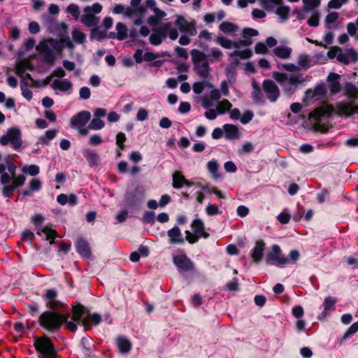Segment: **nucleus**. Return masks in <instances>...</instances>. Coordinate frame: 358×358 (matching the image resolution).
<instances>
[{
  "label": "nucleus",
  "instance_id": "nucleus-1",
  "mask_svg": "<svg viewBox=\"0 0 358 358\" xmlns=\"http://www.w3.org/2000/svg\"><path fill=\"white\" fill-rule=\"evenodd\" d=\"M71 317L70 312L62 314L55 311V310H48L44 311L38 317L40 326L49 332H58L63 324L71 331H77V324L72 321H69Z\"/></svg>",
  "mask_w": 358,
  "mask_h": 358
},
{
  "label": "nucleus",
  "instance_id": "nucleus-2",
  "mask_svg": "<svg viewBox=\"0 0 358 358\" xmlns=\"http://www.w3.org/2000/svg\"><path fill=\"white\" fill-rule=\"evenodd\" d=\"M282 250L277 244L271 246V251L268 252L265 258V262L268 265H274L278 267H282L287 264H296L299 259V252L296 250L289 252V257H280Z\"/></svg>",
  "mask_w": 358,
  "mask_h": 358
},
{
  "label": "nucleus",
  "instance_id": "nucleus-3",
  "mask_svg": "<svg viewBox=\"0 0 358 358\" xmlns=\"http://www.w3.org/2000/svg\"><path fill=\"white\" fill-rule=\"evenodd\" d=\"M6 169L11 176L12 184L6 185L2 188V194L4 197H10V194L18 187L22 186L26 180V177L23 174L16 175L17 166L13 159L8 155L4 158Z\"/></svg>",
  "mask_w": 358,
  "mask_h": 358
},
{
  "label": "nucleus",
  "instance_id": "nucleus-4",
  "mask_svg": "<svg viewBox=\"0 0 358 358\" xmlns=\"http://www.w3.org/2000/svg\"><path fill=\"white\" fill-rule=\"evenodd\" d=\"M34 347L39 358H58V350L51 339L47 336H43L35 338Z\"/></svg>",
  "mask_w": 358,
  "mask_h": 358
},
{
  "label": "nucleus",
  "instance_id": "nucleus-5",
  "mask_svg": "<svg viewBox=\"0 0 358 358\" xmlns=\"http://www.w3.org/2000/svg\"><path fill=\"white\" fill-rule=\"evenodd\" d=\"M8 143L14 150H18L22 144L21 131L17 127L9 128L6 134L0 138V144L1 145H7Z\"/></svg>",
  "mask_w": 358,
  "mask_h": 358
},
{
  "label": "nucleus",
  "instance_id": "nucleus-6",
  "mask_svg": "<svg viewBox=\"0 0 358 358\" xmlns=\"http://www.w3.org/2000/svg\"><path fill=\"white\" fill-rule=\"evenodd\" d=\"M89 310L85 306L79 303L78 301H75L71 304V317L72 322H74L77 325L82 324L83 327L88 325V320L87 315L89 313Z\"/></svg>",
  "mask_w": 358,
  "mask_h": 358
},
{
  "label": "nucleus",
  "instance_id": "nucleus-7",
  "mask_svg": "<svg viewBox=\"0 0 358 358\" xmlns=\"http://www.w3.org/2000/svg\"><path fill=\"white\" fill-rule=\"evenodd\" d=\"M173 263L180 273L193 272L195 269L194 262L185 252L173 256Z\"/></svg>",
  "mask_w": 358,
  "mask_h": 358
},
{
  "label": "nucleus",
  "instance_id": "nucleus-8",
  "mask_svg": "<svg viewBox=\"0 0 358 358\" xmlns=\"http://www.w3.org/2000/svg\"><path fill=\"white\" fill-rule=\"evenodd\" d=\"M57 292L55 289H46V293L43 295L42 298L46 300V307L50 310L66 309L67 306L58 301L56 298Z\"/></svg>",
  "mask_w": 358,
  "mask_h": 358
},
{
  "label": "nucleus",
  "instance_id": "nucleus-9",
  "mask_svg": "<svg viewBox=\"0 0 358 358\" xmlns=\"http://www.w3.org/2000/svg\"><path fill=\"white\" fill-rule=\"evenodd\" d=\"M262 88L266 94L267 99L271 102L275 103L280 97V90L273 80L271 79L264 80L262 83Z\"/></svg>",
  "mask_w": 358,
  "mask_h": 358
},
{
  "label": "nucleus",
  "instance_id": "nucleus-10",
  "mask_svg": "<svg viewBox=\"0 0 358 358\" xmlns=\"http://www.w3.org/2000/svg\"><path fill=\"white\" fill-rule=\"evenodd\" d=\"M336 113L341 117H349L355 113L358 114V104L353 102L347 103L343 101L336 104Z\"/></svg>",
  "mask_w": 358,
  "mask_h": 358
},
{
  "label": "nucleus",
  "instance_id": "nucleus-11",
  "mask_svg": "<svg viewBox=\"0 0 358 358\" xmlns=\"http://www.w3.org/2000/svg\"><path fill=\"white\" fill-rule=\"evenodd\" d=\"M334 111V108L332 105L317 107L309 113V119L316 122H320L324 117H331Z\"/></svg>",
  "mask_w": 358,
  "mask_h": 358
},
{
  "label": "nucleus",
  "instance_id": "nucleus-12",
  "mask_svg": "<svg viewBox=\"0 0 358 358\" xmlns=\"http://www.w3.org/2000/svg\"><path fill=\"white\" fill-rule=\"evenodd\" d=\"M171 28V22H166L163 27L156 29L150 36V43L153 45H159L162 39L167 36L168 30Z\"/></svg>",
  "mask_w": 358,
  "mask_h": 358
},
{
  "label": "nucleus",
  "instance_id": "nucleus-13",
  "mask_svg": "<svg viewBox=\"0 0 358 358\" xmlns=\"http://www.w3.org/2000/svg\"><path fill=\"white\" fill-rule=\"evenodd\" d=\"M91 113L87 110H83L72 116L70 120L71 127L73 128L84 127L90 121Z\"/></svg>",
  "mask_w": 358,
  "mask_h": 358
},
{
  "label": "nucleus",
  "instance_id": "nucleus-14",
  "mask_svg": "<svg viewBox=\"0 0 358 358\" xmlns=\"http://www.w3.org/2000/svg\"><path fill=\"white\" fill-rule=\"evenodd\" d=\"M265 248L266 243L263 240L260 239L255 242L254 248L250 252V257L255 264H259L261 262Z\"/></svg>",
  "mask_w": 358,
  "mask_h": 358
},
{
  "label": "nucleus",
  "instance_id": "nucleus-15",
  "mask_svg": "<svg viewBox=\"0 0 358 358\" xmlns=\"http://www.w3.org/2000/svg\"><path fill=\"white\" fill-rule=\"evenodd\" d=\"M75 248L77 252L81 257L89 259L92 256L91 249L89 243L83 237H80L75 243Z\"/></svg>",
  "mask_w": 358,
  "mask_h": 358
},
{
  "label": "nucleus",
  "instance_id": "nucleus-16",
  "mask_svg": "<svg viewBox=\"0 0 358 358\" xmlns=\"http://www.w3.org/2000/svg\"><path fill=\"white\" fill-rule=\"evenodd\" d=\"M341 76L336 73H329L327 78L329 89L331 94H336L341 90Z\"/></svg>",
  "mask_w": 358,
  "mask_h": 358
},
{
  "label": "nucleus",
  "instance_id": "nucleus-17",
  "mask_svg": "<svg viewBox=\"0 0 358 358\" xmlns=\"http://www.w3.org/2000/svg\"><path fill=\"white\" fill-rule=\"evenodd\" d=\"M168 242L170 245H182L185 243L181 231L178 226H174L167 231Z\"/></svg>",
  "mask_w": 358,
  "mask_h": 358
},
{
  "label": "nucleus",
  "instance_id": "nucleus-18",
  "mask_svg": "<svg viewBox=\"0 0 358 358\" xmlns=\"http://www.w3.org/2000/svg\"><path fill=\"white\" fill-rule=\"evenodd\" d=\"M174 24L178 27L182 33L192 34V31L195 29L194 23L188 22L182 15H177Z\"/></svg>",
  "mask_w": 358,
  "mask_h": 358
},
{
  "label": "nucleus",
  "instance_id": "nucleus-19",
  "mask_svg": "<svg viewBox=\"0 0 358 358\" xmlns=\"http://www.w3.org/2000/svg\"><path fill=\"white\" fill-rule=\"evenodd\" d=\"M336 303V299L334 297L331 296L325 297L323 303L324 310L318 315V320H322L329 316L330 315V311L334 308Z\"/></svg>",
  "mask_w": 358,
  "mask_h": 358
},
{
  "label": "nucleus",
  "instance_id": "nucleus-20",
  "mask_svg": "<svg viewBox=\"0 0 358 358\" xmlns=\"http://www.w3.org/2000/svg\"><path fill=\"white\" fill-rule=\"evenodd\" d=\"M116 345L119 352L122 355L129 354L132 348V344L131 341L122 336H119L117 337Z\"/></svg>",
  "mask_w": 358,
  "mask_h": 358
},
{
  "label": "nucleus",
  "instance_id": "nucleus-21",
  "mask_svg": "<svg viewBox=\"0 0 358 358\" xmlns=\"http://www.w3.org/2000/svg\"><path fill=\"white\" fill-rule=\"evenodd\" d=\"M224 137L227 140L238 139L241 136L238 128L236 125L231 124H224L223 125Z\"/></svg>",
  "mask_w": 358,
  "mask_h": 358
},
{
  "label": "nucleus",
  "instance_id": "nucleus-22",
  "mask_svg": "<svg viewBox=\"0 0 358 358\" xmlns=\"http://www.w3.org/2000/svg\"><path fill=\"white\" fill-rule=\"evenodd\" d=\"M83 155L90 167H95L99 165V157L96 151L87 148L83 151Z\"/></svg>",
  "mask_w": 358,
  "mask_h": 358
},
{
  "label": "nucleus",
  "instance_id": "nucleus-23",
  "mask_svg": "<svg viewBox=\"0 0 358 358\" xmlns=\"http://www.w3.org/2000/svg\"><path fill=\"white\" fill-rule=\"evenodd\" d=\"M194 70L201 78L206 79L210 76V65L208 61L194 64Z\"/></svg>",
  "mask_w": 358,
  "mask_h": 358
},
{
  "label": "nucleus",
  "instance_id": "nucleus-24",
  "mask_svg": "<svg viewBox=\"0 0 358 358\" xmlns=\"http://www.w3.org/2000/svg\"><path fill=\"white\" fill-rule=\"evenodd\" d=\"M42 233L46 234V240L50 241V244L52 245L55 242V238L58 236V234L55 229H52L51 224L46 225L42 229H38L36 234L41 236Z\"/></svg>",
  "mask_w": 358,
  "mask_h": 358
},
{
  "label": "nucleus",
  "instance_id": "nucleus-25",
  "mask_svg": "<svg viewBox=\"0 0 358 358\" xmlns=\"http://www.w3.org/2000/svg\"><path fill=\"white\" fill-rule=\"evenodd\" d=\"M72 83L67 80H55L52 84V87L53 90H59L62 92H66L72 88Z\"/></svg>",
  "mask_w": 358,
  "mask_h": 358
},
{
  "label": "nucleus",
  "instance_id": "nucleus-26",
  "mask_svg": "<svg viewBox=\"0 0 358 358\" xmlns=\"http://www.w3.org/2000/svg\"><path fill=\"white\" fill-rule=\"evenodd\" d=\"M80 17V22L88 27H96L99 23V17L90 13H85Z\"/></svg>",
  "mask_w": 358,
  "mask_h": 358
},
{
  "label": "nucleus",
  "instance_id": "nucleus-27",
  "mask_svg": "<svg viewBox=\"0 0 358 358\" xmlns=\"http://www.w3.org/2000/svg\"><path fill=\"white\" fill-rule=\"evenodd\" d=\"M125 199L127 204L130 207L137 206L141 203V198L137 190L127 194Z\"/></svg>",
  "mask_w": 358,
  "mask_h": 358
},
{
  "label": "nucleus",
  "instance_id": "nucleus-28",
  "mask_svg": "<svg viewBox=\"0 0 358 358\" xmlns=\"http://www.w3.org/2000/svg\"><path fill=\"white\" fill-rule=\"evenodd\" d=\"M173 182L172 186L175 189H180L185 185L186 182L185 177L182 175V172L180 171H176L173 173Z\"/></svg>",
  "mask_w": 358,
  "mask_h": 358
},
{
  "label": "nucleus",
  "instance_id": "nucleus-29",
  "mask_svg": "<svg viewBox=\"0 0 358 358\" xmlns=\"http://www.w3.org/2000/svg\"><path fill=\"white\" fill-rule=\"evenodd\" d=\"M273 52L278 57L285 59L290 57L292 48L285 45H279L274 48Z\"/></svg>",
  "mask_w": 358,
  "mask_h": 358
},
{
  "label": "nucleus",
  "instance_id": "nucleus-30",
  "mask_svg": "<svg viewBox=\"0 0 358 358\" xmlns=\"http://www.w3.org/2000/svg\"><path fill=\"white\" fill-rule=\"evenodd\" d=\"M190 54L193 64L203 62L206 61L208 58H210V55H206V54L197 49L192 50Z\"/></svg>",
  "mask_w": 358,
  "mask_h": 358
},
{
  "label": "nucleus",
  "instance_id": "nucleus-31",
  "mask_svg": "<svg viewBox=\"0 0 358 358\" xmlns=\"http://www.w3.org/2000/svg\"><path fill=\"white\" fill-rule=\"evenodd\" d=\"M207 168L214 180H217L221 177V175L219 173V164L216 160H211L208 162L207 164Z\"/></svg>",
  "mask_w": 358,
  "mask_h": 358
},
{
  "label": "nucleus",
  "instance_id": "nucleus-32",
  "mask_svg": "<svg viewBox=\"0 0 358 358\" xmlns=\"http://www.w3.org/2000/svg\"><path fill=\"white\" fill-rule=\"evenodd\" d=\"M302 2L303 3L302 10L304 12L312 11L313 13L314 10H316L315 8L320 5L321 0H302Z\"/></svg>",
  "mask_w": 358,
  "mask_h": 358
},
{
  "label": "nucleus",
  "instance_id": "nucleus-33",
  "mask_svg": "<svg viewBox=\"0 0 358 358\" xmlns=\"http://www.w3.org/2000/svg\"><path fill=\"white\" fill-rule=\"evenodd\" d=\"M87 319H89L87 321L88 325L84 327L85 329H90L92 325H99L102 321V317L101 315L96 313L90 314V313L89 312Z\"/></svg>",
  "mask_w": 358,
  "mask_h": 358
},
{
  "label": "nucleus",
  "instance_id": "nucleus-34",
  "mask_svg": "<svg viewBox=\"0 0 358 358\" xmlns=\"http://www.w3.org/2000/svg\"><path fill=\"white\" fill-rule=\"evenodd\" d=\"M6 169L5 163H0V183L4 186L9 185L8 183L11 181V176L5 172Z\"/></svg>",
  "mask_w": 358,
  "mask_h": 358
},
{
  "label": "nucleus",
  "instance_id": "nucleus-35",
  "mask_svg": "<svg viewBox=\"0 0 358 358\" xmlns=\"http://www.w3.org/2000/svg\"><path fill=\"white\" fill-rule=\"evenodd\" d=\"M57 134V130L50 129L45 132V134L40 136L38 143L48 145L51 140H52Z\"/></svg>",
  "mask_w": 358,
  "mask_h": 358
},
{
  "label": "nucleus",
  "instance_id": "nucleus-36",
  "mask_svg": "<svg viewBox=\"0 0 358 358\" xmlns=\"http://www.w3.org/2000/svg\"><path fill=\"white\" fill-rule=\"evenodd\" d=\"M116 30L117 31V36L118 40L123 41L127 38L128 29L127 26L124 23L118 22L116 24Z\"/></svg>",
  "mask_w": 358,
  "mask_h": 358
},
{
  "label": "nucleus",
  "instance_id": "nucleus-37",
  "mask_svg": "<svg viewBox=\"0 0 358 358\" xmlns=\"http://www.w3.org/2000/svg\"><path fill=\"white\" fill-rule=\"evenodd\" d=\"M106 38V31L100 30L99 27H95L92 29L90 32V39L92 41L96 39L101 41L103 38Z\"/></svg>",
  "mask_w": 358,
  "mask_h": 358
},
{
  "label": "nucleus",
  "instance_id": "nucleus-38",
  "mask_svg": "<svg viewBox=\"0 0 358 358\" xmlns=\"http://www.w3.org/2000/svg\"><path fill=\"white\" fill-rule=\"evenodd\" d=\"M73 40L79 44L84 43L86 39L85 34L78 28H74L72 30Z\"/></svg>",
  "mask_w": 358,
  "mask_h": 358
},
{
  "label": "nucleus",
  "instance_id": "nucleus-39",
  "mask_svg": "<svg viewBox=\"0 0 358 358\" xmlns=\"http://www.w3.org/2000/svg\"><path fill=\"white\" fill-rule=\"evenodd\" d=\"M141 220L144 224H148L151 226L154 225L155 223V212L151 210L145 211L142 215Z\"/></svg>",
  "mask_w": 358,
  "mask_h": 358
},
{
  "label": "nucleus",
  "instance_id": "nucleus-40",
  "mask_svg": "<svg viewBox=\"0 0 358 358\" xmlns=\"http://www.w3.org/2000/svg\"><path fill=\"white\" fill-rule=\"evenodd\" d=\"M262 6L266 10H272L275 6L282 3V0H260Z\"/></svg>",
  "mask_w": 358,
  "mask_h": 358
},
{
  "label": "nucleus",
  "instance_id": "nucleus-41",
  "mask_svg": "<svg viewBox=\"0 0 358 358\" xmlns=\"http://www.w3.org/2000/svg\"><path fill=\"white\" fill-rule=\"evenodd\" d=\"M278 7L275 11V13L280 16L282 20H287L289 17L290 8L288 6L280 4L278 5Z\"/></svg>",
  "mask_w": 358,
  "mask_h": 358
},
{
  "label": "nucleus",
  "instance_id": "nucleus-42",
  "mask_svg": "<svg viewBox=\"0 0 358 358\" xmlns=\"http://www.w3.org/2000/svg\"><path fill=\"white\" fill-rule=\"evenodd\" d=\"M66 13L71 14L75 20H78L80 17V8L76 3L69 4L66 8Z\"/></svg>",
  "mask_w": 358,
  "mask_h": 358
},
{
  "label": "nucleus",
  "instance_id": "nucleus-43",
  "mask_svg": "<svg viewBox=\"0 0 358 358\" xmlns=\"http://www.w3.org/2000/svg\"><path fill=\"white\" fill-rule=\"evenodd\" d=\"M220 29L224 33L234 32L237 29V26L229 22H222L219 27Z\"/></svg>",
  "mask_w": 358,
  "mask_h": 358
},
{
  "label": "nucleus",
  "instance_id": "nucleus-44",
  "mask_svg": "<svg viewBox=\"0 0 358 358\" xmlns=\"http://www.w3.org/2000/svg\"><path fill=\"white\" fill-rule=\"evenodd\" d=\"M105 126V122L99 119L94 117L93 118L88 125V129L92 130H100Z\"/></svg>",
  "mask_w": 358,
  "mask_h": 358
},
{
  "label": "nucleus",
  "instance_id": "nucleus-45",
  "mask_svg": "<svg viewBox=\"0 0 358 358\" xmlns=\"http://www.w3.org/2000/svg\"><path fill=\"white\" fill-rule=\"evenodd\" d=\"M22 171L24 173H28L31 176H36L39 173L40 169L39 166L36 164H31L29 166H24Z\"/></svg>",
  "mask_w": 358,
  "mask_h": 358
},
{
  "label": "nucleus",
  "instance_id": "nucleus-46",
  "mask_svg": "<svg viewBox=\"0 0 358 358\" xmlns=\"http://www.w3.org/2000/svg\"><path fill=\"white\" fill-rule=\"evenodd\" d=\"M231 107L232 104L227 99H224L220 103L219 106L217 108V111L218 114L222 115L227 111H229Z\"/></svg>",
  "mask_w": 358,
  "mask_h": 358
},
{
  "label": "nucleus",
  "instance_id": "nucleus-47",
  "mask_svg": "<svg viewBox=\"0 0 358 358\" xmlns=\"http://www.w3.org/2000/svg\"><path fill=\"white\" fill-rule=\"evenodd\" d=\"M251 96L253 101L257 104H264L265 103V98L261 90L252 91Z\"/></svg>",
  "mask_w": 358,
  "mask_h": 358
},
{
  "label": "nucleus",
  "instance_id": "nucleus-48",
  "mask_svg": "<svg viewBox=\"0 0 358 358\" xmlns=\"http://www.w3.org/2000/svg\"><path fill=\"white\" fill-rule=\"evenodd\" d=\"M252 55V52L250 49H246L244 50H236L229 54L230 57L238 56L241 59H248L251 57Z\"/></svg>",
  "mask_w": 358,
  "mask_h": 358
},
{
  "label": "nucleus",
  "instance_id": "nucleus-49",
  "mask_svg": "<svg viewBox=\"0 0 358 358\" xmlns=\"http://www.w3.org/2000/svg\"><path fill=\"white\" fill-rule=\"evenodd\" d=\"M42 55L43 57V60L45 63L48 64L50 66L55 64L56 60V55L52 50H50L43 53Z\"/></svg>",
  "mask_w": 358,
  "mask_h": 358
},
{
  "label": "nucleus",
  "instance_id": "nucleus-50",
  "mask_svg": "<svg viewBox=\"0 0 358 358\" xmlns=\"http://www.w3.org/2000/svg\"><path fill=\"white\" fill-rule=\"evenodd\" d=\"M191 227L193 228L196 236L198 235L200 232H202V231L204 229V224L199 219L194 220L191 224Z\"/></svg>",
  "mask_w": 358,
  "mask_h": 358
},
{
  "label": "nucleus",
  "instance_id": "nucleus-51",
  "mask_svg": "<svg viewBox=\"0 0 358 358\" xmlns=\"http://www.w3.org/2000/svg\"><path fill=\"white\" fill-rule=\"evenodd\" d=\"M226 76L230 83L235 82L236 79V69L234 66H229L225 69Z\"/></svg>",
  "mask_w": 358,
  "mask_h": 358
},
{
  "label": "nucleus",
  "instance_id": "nucleus-52",
  "mask_svg": "<svg viewBox=\"0 0 358 358\" xmlns=\"http://www.w3.org/2000/svg\"><path fill=\"white\" fill-rule=\"evenodd\" d=\"M102 10V6L99 3H94L92 6H87L84 8V13H93L99 14Z\"/></svg>",
  "mask_w": 358,
  "mask_h": 358
},
{
  "label": "nucleus",
  "instance_id": "nucleus-53",
  "mask_svg": "<svg viewBox=\"0 0 358 358\" xmlns=\"http://www.w3.org/2000/svg\"><path fill=\"white\" fill-rule=\"evenodd\" d=\"M196 185L201 187L203 191L210 192L217 195L219 198H224L222 193L215 187H210L209 185H202L200 183H197Z\"/></svg>",
  "mask_w": 358,
  "mask_h": 358
},
{
  "label": "nucleus",
  "instance_id": "nucleus-54",
  "mask_svg": "<svg viewBox=\"0 0 358 358\" xmlns=\"http://www.w3.org/2000/svg\"><path fill=\"white\" fill-rule=\"evenodd\" d=\"M35 239L34 234L30 229H25L21 234V240L22 241L29 242L32 243L33 241Z\"/></svg>",
  "mask_w": 358,
  "mask_h": 358
},
{
  "label": "nucleus",
  "instance_id": "nucleus-55",
  "mask_svg": "<svg viewBox=\"0 0 358 358\" xmlns=\"http://www.w3.org/2000/svg\"><path fill=\"white\" fill-rule=\"evenodd\" d=\"M320 14L317 10H314L312 16L308 20V24L310 27H317L319 26Z\"/></svg>",
  "mask_w": 358,
  "mask_h": 358
},
{
  "label": "nucleus",
  "instance_id": "nucleus-56",
  "mask_svg": "<svg viewBox=\"0 0 358 358\" xmlns=\"http://www.w3.org/2000/svg\"><path fill=\"white\" fill-rule=\"evenodd\" d=\"M358 331V321L356 322H354L345 331L342 340L345 341L348 338H349L350 336L355 334Z\"/></svg>",
  "mask_w": 358,
  "mask_h": 358
},
{
  "label": "nucleus",
  "instance_id": "nucleus-57",
  "mask_svg": "<svg viewBox=\"0 0 358 358\" xmlns=\"http://www.w3.org/2000/svg\"><path fill=\"white\" fill-rule=\"evenodd\" d=\"M273 78L278 82L282 86L288 79V75L285 73L275 71L273 73Z\"/></svg>",
  "mask_w": 358,
  "mask_h": 358
},
{
  "label": "nucleus",
  "instance_id": "nucleus-58",
  "mask_svg": "<svg viewBox=\"0 0 358 358\" xmlns=\"http://www.w3.org/2000/svg\"><path fill=\"white\" fill-rule=\"evenodd\" d=\"M127 138L124 133L119 132L116 135V144L120 148V150H124L125 148L124 142L126 141Z\"/></svg>",
  "mask_w": 358,
  "mask_h": 358
},
{
  "label": "nucleus",
  "instance_id": "nucleus-59",
  "mask_svg": "<svg viewBox=\"0 0 358 358\" xmlns=\"http://www.w3.org/2000/svg\"><path fill=\"white\" fill-rule=\"evenodd\" d=\"M298 64L303 69H308L310 66V61L306 55H301L299 57Z\"/></svg>",
  "mask_w": 358,
  "mask_h": 358
},
{
  "label": "nucleus",
  "instance_id": "nucleus-60",
  "mask_svg": "<svg viewBox=\"0 0 358 358\" xmlns=\"http://www.w3.org/2000/svg\"><path fill=\"white\" fill-rule=\"evenodd\" d=\"M27 83L24 81L22 82L21 90L22 96L28 101H30L33 97L32 92L27 87Z\"/></svg>",
  "mask_w": 358,
  "mask_h": 358
},
{
  "label": "nucleus",
  "instance_id": "nucleus-61",
  "mask_svg": "<svg viewBox=\"0 0 358 358\" xmlns=\"http://www.w3.org/2000/svg\"><path fill=\"white\" fill-rule=\"evenodd\" d=\"M315 96H324L327 94V90L324 83L317 84L313 90Z\"/></svg>",
  "mask_w": 358,
  "mask_h": 358
},
{
  "label": "nucleus",
  "instance_id": "nucleus-62",
  "mask_svg": "<svg viewBox=\"0 0 358 358\" xmlns=\"http://www.w3.org/2000/svg\"><path fill=\"white\" fill-rule=\"evenodd\" d=\"M216 42L226 49H231L232 48L233 42L222 36H218Z\"/></svg>",
  "mask_w": 358,
  "mask_h": 358
},
{
  "label": "nucleus",
  "instance_id": "nucleus-63",
  "mask_svg": "<svg viewBox=\"0 0 358 358\" xmlns=\"http://www.w3.org/2000/svg\"><path fill=\"white\" fill-rule=\"evenodd\" d=\"M206 212L210 216H213L221 213V212L219 210L218 206L215 204L211 203H209L206 206Z\"/></svg>",
  "mask_w": 358,
  "mask_h": 358
},
{
  "label": "nucleus",
  "instance_id": "nucleus-64",
  "mask_svg": "<svg viewBox=\"0 0 358 358\" xmlns=\"http://www.w3.org/2000/svg\"><path fill=\"white\" fill-rule=\"evenodd\" d=\"M345 52L350 63L358 61V52L354 48L347 49Z\"/></svg>",
  "mask_w": 358,
  "mask_h": 358
}]
</instances>
